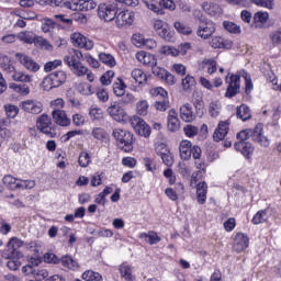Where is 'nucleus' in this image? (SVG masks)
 Here are the masks:
<instances>
[{
	"label": "nucleus",
	"mask_w": 281,
	"mask_h": 281,
	"mask_svg": "<svg viewBox=\"0 0 281 281\" xmlns=\"http://www.w3.org/2000/svg\"><path fill=\"white\" fill-rule=\"evenodd\" d=\"M12 80H14L15 82H32V76L27 75L23 71H16V69L14 68V71L10 74Z\"/></svg>",
	"instance_id": "33"
},
{
	"label": "nucleus",
	"mask_w": 281,
	"mask_h": 281,
	"mask_svg": "<svg viewBox=\"0 0 281 281\" xmlns=\"http://www.w3.org/2000/svg\"><path fill=\"white\" fill-rule=\"evenodd\" d=\"M113 137L116 142H133V134L122 128L114 130Z\"/></svg>",
	"instance_id": "29"
},
{
	"label": "nucleus",
	"mask_w": 281,
	"mask_h": 281,
	"mask_svg": "<svg viewBox=\"0 0 281 281\" xmlns=\"http://www.w3.org/2000/svg\"><path fill=\"white\" fill-rule=\"evenodd\" d=\"M116 25L117 27H124V25H133V21H135V13L133 11H117L116 13Z\"/></svg>",
	"instance_id": "16"
},
{
	"label": "nucleus",
	"mask_w": 281,
	"mask_h": 281,
	"mask_svg": "<svg viewBox=\"0 0 281 281\" xmlns=\"http://www.w3.org/2000/svg\"><path fill=\"white\" fill-rule=\"evenodd\" d=\"M193 106L196 111V116L203 117V99H201L200 97L193 99Z\"/></svg>",
	"instance_id": "53"
},
{
	"label": "nucleus",
	"mask_w": 281,
	"mask_h": 281,
	"mask_svg": "<svg viewBox=\"0 0 281 281\" xmlns=\"http://www.w3.org/2000/svg\"><path fill=\"white\" fill-rule=\"evenodd\" d=\"M18 38L19 41H21L22 43H26L27 45L36 43V35H34V33L30 31L20 32L18 34Z\"/></svg>",
	"instance_id": "35"
},
{
	"label": "nucleus",
	"mask_w": 281,
	"mask_h": 281,
	"mask_svg": "<svg viewBox=\"0 0 281 281\" xmlns=\"http://www.w3.org/2000/svg\"><path fill=\"white\" fill-rule=\"evenodd\" d=\"M154 30L164 41H172V31H170L168 23L164 22V20H155Z\"/></svg>",
	"instance_id": "12"
},
{
	"label": "nucleus",
	"mask_w": 281,
	"mask_h": 281,
	"mask_svg": "<svg viewBox=\"0 0 281 281\" xmlns=\"http://www.w3.org/2000/svg\"><path fill=\"white\" fill-rule=\"evenodd\" d=\"M120 273L125 281H133L135 279L133 277V270L131 269V266H126V265L121 266Z\"/></svg>",
	"instance_id": "43"
},
{
	"label": "nucleus",
	"mask_w": 281,
	"mask_h": 281,
	"mask_svg": "<svg viewBox=\"0 0 281 281\" xmlns=\"http://www.w3.org/2000/svg\"><path fill=\"white\" fill-rule=\"evenodd\" d=\"M143 161L147 172H155L157 170V164L151 158L145 157Z\"/></svg>",
	"instance_id": "56"
},
{
	"label": "nucleus",
	"mask_w": 281,
	"mask_h": 281,
	"mask_svg": "<svg viewBox=\"0 0 281 281\" xmlns=\"http://www.w3.org/2000/svg\"><path fill=\"white\" fill-rule=\"evenodd\" d=\"M92 135L94 139H98L99 142H106V139H109V134H106V131L100 127L94 128L92 131Z\"/></svg>",
	"instance_id": "47"
},
{
	"label": "nucleus",
	"mask_w": 281,
	"mask_h": 281,
	"mask_svg": "<svg viewBox=\"0 0 281 281\" xmlns=\"http://www.w3.org/2000/svg\"><path fill=\"white\" fill-rule=\"evenodd\" d=\"M55 23H61L63 25H74V19L67 18L65 14H55Z\"/></svg>",
	"instance_id": "51"
},
{
	"label": "nucleus",
	"mask_w": 281,
	"mask_h": 281,
	"mask_svg": "<svg viewBox=\"0 0 281 281\" xmlns=\"http://www.w3.org/2000/svg\"><path fill=\"white\" fill-rule=\"evenodd\" d=\"M180 117L182 122H194L196 120V114L192 110V105L190 103H184L180 106Z\"/></svg>",
	"instance_id": "21"
},
{
	"label": "nucleus",
	"mask_w": 281,
	"mask_h": 281,
	"mask_svg": "<svg viewBox=\"0 0 281 281\" xmlns=\"http://www.w3.org/2000/svg\"><path fill=\"white\" fill-rule=\"evenodd\" d=\"M151 71H153L154 76H156V78H159L160 80H164V78L166 77V74L168 72V70L157 66V64H155L151 67Z\"/></svg>",
	"instance_id": "59"
},
{
	"label": "nucleus",
	"mask_w": 281,
	"mask_h": 281,
	"mask_svg": "<svg viewBox=\"0 0 281 281\" xmlns=\"http://www.w3.org/2000/svg\"><path fill=\"white\" fill-rule=\"evenodd\" d=\"M59 263L61 267L68 269L69 271H78V269H80L78 261H76L75 258L70 255L61 256Z\"/></svg>",
	"instance_id": "25"
},
{
	"label": "nucleus",
	"mask_w": 281,
	"mask_h": 281,
	"mask_svg": "<svg viewBox=\"0 0 281 281\" xmlns=\"http://www.w3.org/2000/svg\"><path fill=\"white\" fill-rule=\"evenodd\" d=\"M167 128L170 133H177L181 128V121H179V114L175 109L168 112Z\"/></svg>",
	"instance_id": "18"
},
{
	"label": "nucleus",
	"mask_w": 281,
	"mask_h": 281,
	"mask_svg": "<svg viewBox=\"0 0 281 281\" xmlns=\"http://www.w3.org/2000/svg\"><path fill=\"white\" fill-rule=\"evenodd\" d=\"M48 276H49V272L47 271V269L35 268V271L33 272L34 280H38V281L46 280Z\"/></svg>",
	"instance_id": "52"
},
{
	"label": "nucleus",
	"mask_w": 281,
	"mask_h": 281,
	"mask_svg": "<svg viewBox=\"0 0 281 281\" xmlns=\"http://www.w3.org/2000/svg\"><path fill=\"white\" fill-rule=\"evenodd\" d=\"M223 27L224 30H226V32H229L231 34H240V32H243L240 30V25H237L236 23L229 21H224Z\"/></svg>",
	"instance_id": "42"
},
{
	"label": "nucleus",
	"mask_w": 281,
	"mask_h": 281,
	"mask_svg": "<svg viewBox=\"0 0 281 281\" xmlns=\"http://www.w3.org/2000/svg\"><path fill=\"white\" fill-rule=\"evenodd\" d=\"M81 279L85 281H104V277L98 271L94 270H86L81 274Z\"/></svg>",
	"instance_id": "32"
},
{
	"label": "nucleus",
	"mask_w": 281,
	"mask_h": 281,
	"mask_svg": "<svg viewBox=\"0 0 281 281\" xmlns=\"http://www.w3.org/2000/svg\"><path fill=\"white\" fill-rule=\"evenodd\" d=\"M99 60L100 63H103V65H106L108 67H115L117 63L115 61V57L109 53H100L99 54Z\"/></svg>",
	"instance_id": "39"
},
{
	"label": "nucleus",
	"mask_w": 281,
	"mask_h": 281,
	"mask_svg": "<svg viewBox=\"0 0 281 281\" xmlns=\"http://www.w3.org/2000/svg\"><path fill=\"white\" fill-rule=\"evenodd\" d=\"M20 106L25 113H31L32 115H38L43 113V103L34 100H26L20 103Z\"/></svg>",
	"instance_id": "15"
},
{
	"label": "nucleus",
	"mask_w": 281,
	"mask_h": 281,
	"mask_svg": "<svg viewBox=\"0 0 281 281\" xmlns=\"http://www.w3.org/2000/svg\"><path fill=\"white\" fill-rule=\"evenodd\" d=\"M225 232L232 233L236 229V217H229L223 223Z\"/></svg>",
	"instance_id": "62"
},
{
	"label": "nucleus",
	"mask_w": 281,
	"mask_h": 281,
	"mask_svg": "<svg viewBox=\"0 0 281 281\" xmlns=\"http://www.w3.org/2000/svg\"><path fill=\"white\" fill-rule=\"evenodd\" d=\"M237 117L243 122H247V120L251 119V112L249 111V106L241 104L237 108Z\"/></svg>",
	"instance_id": "38"
},
{
	"label": "nucleus",
	"mask_w": 281,
	"mask_h": 281,
	"mask_svg": "<svg viewBox=\"0 0 281 281\" xmlns=\"http://www.w3.org/2000/svg\"><path fill=\"white\" fill-rule=\"evenodd\" d=\"M54 27H56V21L49 19V18H45L43 20V24H42V31L45 32L46 34L52 32V30H54Z\"/></svg>",
	"instance_id": "48"
},
{
	"label": "nucleus",
	"mask_w": 281,
	"mask_h": 281,
	"mask_svg": "<svg viewBox=\"0 0 281 281\" xmlns=\"http://www.w3.org/2000/svg\"><path fill=\"white\" fill-rule=\"evenodd\" d=\"M52 115L55 124H58V126H69L71 124V120L67 117V113L64 110L55 108Z\"/></svg>",
	"instance_id": "20"
},
{
	"label": "nucleus",
	"mask_w": 281,
	"mask_h": 281,
	"mask_svg": "<svg viewBox=\"0 0 281 281\" xmlns=\"http://www.w3.org/2000/svg\"><path fill=\"white\" fill-rule=\"evenodd\" d=\"M235 150L240 153L246 159H251L254 155V147L249 142H236L234 145Z\"/></svg>",
	"instance_id": "22"
},
{
	"label": "nucleus",
	"mask_w": 281,
	"mask_h": 281,
	"mask_svg": "<svg viewBox=\"0 0 281 281\" xmlns=\"http://www.w3.org/2000/svg\"><path fill=\"white\" fill-rule=\"evenodd\" d=\"M78 164L81 168H88L91 164V156L87 151H81L78 158Z\"/></svg>",
	"instance_id": "46"
},
{
	"label": "nucleus",
	"mask_w": 281,
	"mask_h": 281,
	"mask_svg": "<svg viewBox=\"0 0 281 281\" xmlns=\"http://www.w3.org/2000/svg\"><path fill=\"white\" fill-rule=\"evenodd\" d=\"M108 113L115 122H128V120H131L126 110L115 103L108 108Z\"/></svg>",
	"instance_id": "10"
},
{
	"label": "nucleus",
	"mask_w": 281,
	"mask_h": 281,
	"mask_svg": "<svg viewBox=\"0 0 281 281\" xmlns=\"http://www.w3.org/2000/svg\"><path fill=\"white\" fill-rule=\"evenodd\" d=\"M60 65H63V60L60 59L48 61L44 66V71H46V74H49V71H54V69H56L57 67H60Z\"/></svg>",
	"instance_id": "57"
},
{
	"label": "nucleus",
	"mask_w": 281,
	"mask_h": 281,
	"mask_svg": "<svg viewBox=\"0 0 281 281\" xmlns=\"http://www.w3.org/2000/svg\"><path fill=\"white\" fill-rule=\"evenodd\" d=\"M113 78H115V71L113 70H108L106 72H104L101 78H100V82L101 85H103L104 87H109V85H111Z\"/></svg>",
	"instance_id": "45"
},
{
	"label": "nucleus",
	"mask_w": 281,
	"mask_h": 281,
	"mask_svg": "<svg viewBox=\"0 0 281 281\" xmlns=\"http://www.w3.org/2000/svg\"><path fill=\"white\" fill-rule=\"evenodd\" d=\"M261 131H262L261 124L257 125L254 132L249 130H244L237 133V139H239V142H247L252 136L254 142H262L263 138H262Z\"/></svg>",
	"instance_id": "8"
},
{
	"label": "nucleus",
	"mask_w": 281,
	"mask_h": 281,
	"mask_svg": "<svg viewBox=\"0 0 281 281\" xmlns=\"http://www.w3.org/2000/svg\"><path fill=\"white\" fill-rule=\"evenodd\" d=\"M164 178L168 179L169 186H175L177 183V176L175 175V171H172L170 168H167L164 171Z\"/></svg>",
	"instance_id": "61"
},
{
	"label": "nucleus",
	"mask_w": 281,
	"mask_h": 281,
	"mask_svg": "<svg viewBox=\"0 0 281 281\" xmlns=\"http://www.w3.org/2000/svg\"><path fill=\"white\" fill-rule=\"evenodd\" d=\"M148 101L140 100L136 103V112L138 115H142L145 117V115H148Z\"/></svg>",
	"instance_id": "44"
},
{
	"label": "nucleus",
	"mask_w": 281,
	"mask_h": 281,
	"mask_svg": "<svg viewBox=\"0 0 281 281\" xmlns=\"http://www.w3.org/2000/svg\"><path fill=\"white\" fill-rule=\"evenodd\" d=\"M155 150H156V155L158 157H161V156L170 153V148H168V145H166V143H156Z\"/></svg>",
	"instance_id": "50"
},
{
	"label": "nucleus",
	"mask_w": 281,
	"mask_h": 281,
	"mask_svg": "<svg viewBox=\"0 0 281 281\" xmlns=\"http://www.w3.org/2000/svg\"><path fill=\"white\" fill-rule=\"evenodd\" d=\"M203 67H207V74L216 72V60L214 59H204L202 61Z\"/></svg>",
	"instance_id": "63"
},
{
	"label": "nucleus",
	"mask_w": 281,
	"mask_h": 281,
	"mask_svg": "<svg viewBox=\"0 0 281 281\" xmlns=\"http://www.w3.org/2000/svg\"><path fill=\"white\" fill-rule=\"evenodd\" d=\"M64 8L75 12H89L98 8V3L93 0H70L63 3Z\"/></svg>",
	"instance_id": "3"
},
{
	"label": "nucleus",
	"mask_w": 281,
	"mask_h": 281,
	"mask_svg": "<svg viewBox=\"0 0 281 281\" xmlns=\"http://www.w3.org/2000/svg\"><path fill=\"white\" fill-rule=\"evenodd\" d=\"M42 89L44 91H52V89H56V86H54V81L49 75L43 79Z\"/></svg>",
	"instance_id": "60"
},
{
	"label": "nucleus",
	"mask_w": 281,
	"mask_h": 281,
	"mask_svg": "<svg viewBox=\"0 0 281 281\" xmlns=\"http://www.w3.org/2000/svg\"><path fill=\"white\" fill-rule=\"evenodd\" d=\"M136 58L137 60H139V63H143L144 65H150L151 68L155 65H157V59H155V56L153 55H146L145 53H137Z\"/></svg>",
	"instance_id": "36"
},
{
	"label": "nucleus",
	"mask_w": 281,
	"mask_h": 281,
	"mask_svg": "<svg viewBox=\"0 0 281 281\" xmlns=\"http://www.w3.org/2000/svg\"><path fill=\"white\" fill-rule=\"evenodd\" d=\"M117 4L100 3L98 7V16L105 22H111L117 16Z\"/></svg>",
	"instance_id": "4"
},
{
	"label": "nucleus",
	"mask_w": 281,
	"mask_h": 281,
	"mask_svg": "<svg viewBox=\"0 0 281 281\" xmlns=\"http://www.w3.org/2000/svg\"><path fill=\"white\" fill-rule=\"evenodd\" d=\"M229 121H221L215 128V132L213 134L214 142H223L225 137L227 136V133H229Z\"/></svg>",
	"instance_id": "19"
},
{
	"label": "nucleus",
	"mask_w": 281,
	"mask_h": 281,
	"mask_svg": "<svg viewBox=\"0 0 281 281\" xmlns=\"http://www.w3.org/2000/svg\"><path fill=\"white\" fill-rule=\"evenodd\" d=\"M132 78L135 80V82H138V85H146L148 81V76L139 68H135L132 71Z\"/></svg>",
	"instance_id": "37"
},
{
	"label": "nucleus",
	"mask_w": 281,
	"mask_h": 281,
	"mask_svg": "<svg viewBox=\"0 0 281 281\" xmlns=\"http://www.w3.org/2000/svg\"><path fill=\"white\" fill-rule=\"evenodd\" d=\"M173 27L179 32L180 34L190 35L192 34V29L190 26H186V24L181 22H176L173 24Z\"/></svg>",
	"instance_id": "55"
},
{
	"label": "nucleus",
	"mask_w": 281,
	"mask_h": 281,
	"mask_svg": "<svg viewBox=\"0 0 281 281\" xmlns=\"http://www.w3.org/2000/svg\"><path fill=\"white\" fill-rule=\"evenodd\" d=\"M2 183L3 186H5V188H9V190L12 191L21 190V188H23V180L14 178L12 175L4 176L2 179Z\"/></svg>",
	"instance_id": "23"
},
{
	"label": "nucleus",
	"mask_w": 281,
	"mask_h": 281,
	"mask_svg": "<svg viewBox=\"0 0 281 281\" xmlns=\"http://www.w3.org/2000/svg\"><path fill=\"white\" fill-rule=\"evenodd\" d=\"M269 38H270V42L273 45V47H280V45H281V26L278 30L272 31L269 34Z\"/></svg>",
	"instance_id": "41"
},
{
	"label": "nucleus",
	"mask_w": 281,
	"mask_h": 281,
	"mask_svg": "<svg viewBox=\"0 0 281 281\" xmlns=\"http://www.w3.org/2000/svg\"><path fill=\"white\" fill-rule=\"evenodd\" d=\"M0 65L7 74H12L15 69L14 66L10 64V57L5 55L0 56Z\"/></svg>",
	"instance_id": "40"
},
{
	"label": "nucleus",
	"mask_w": 281,
	"mask_h": 281,
	"mask_svg": "<svg viewBox=\"0 0 281 281\" xmlns=\"http://www.w3.org/2000/svg\"><path fill=\"white\" fill-rule=\"evenodd\" d=\"M4 111L8 115V117H10L11 120H14V117H16V115H19V106L16 105H4Z\"/></svg>",
	"instance_id": "54"
},
{
	"label": "nucleus",
	"mask_w": 281,
	"mask_h": 281,
	"mask_svg": "<svg viewBox=\"0 0 281 281\" xmlns=\"http://www.w3.org/2000/svg\"><path fill=\"white\" fill-rule=\"evenodd\" d=\"M202 9L210 16H218V14H223V9L221 8V5L215 4V3L203 2Z\"/></svg>",
	"instance_id": "26"
},
{
	"label": "nucleus",
	"mask_w": 281,
	"mask_h": 281,
	"mask_svg": "<svg viewBox=\"0 0 281 281\" xmlns=\"http://www.w3.org/2000/svg\"><path fill=\"white\" fill-rule=\"evenodd\" d=\"M225 82L228 85L225 93V98H234L237 93H240V76L231 75L226 76Z\"/></svg>",
	"instance_id": "6"
},
{
	"label": "nucleus",
	"mask_w": 281,
	"mask_h": 281,
	"mask_svg": "<svg viewBox=\"0 0 281 281\" xmlns=\"http://www.w3.org/2000/svg\"><path fill=\"white\" fill-rule=\"evenodd\" d=\"M130 124L140 135V137H150V126L144 121V119L134 115L130 119Z\"/></svg>",
	"instance_id": "5"
},
{
	"label": "nucleus",
	"mask_w": 281,
	"mask_h": 281,
	"mask_svg": "<svg viewBox=\"0 0 281 281\" xmlns=\"http://www.w3.org/2000/svg\"><path fill=\"white\" fill-rule=\"evenodd\" d=\"M36 126L40 133H43L49 139H58L60 137V127L54 125L52 117L47 114H42L37 117Z\"/></svg>",
	"instance_id": "2"
},
{
	"label": "nucleus",
	"mask_w": 281,
	"mask_h": 281,
	"mask_svg": "<svg viewBox=\"0 0 281 281\" xmlns=\"http://www.w3.org/2000/svg\"><path fill=\"white\" fill-rule=\"evenodd\" d=\"M138 238L140 240H145V243H148V245H158V243H161V237L159 236V233L155 231H148V233H140L138 235Z\"/></svg>",
	"instance_id": "24"
},
{
	"label": "nucleus",
	"mask_w": 281,
	"mask_h": 281,
	"mask_svg": "<svg viewBox=\"0 0 281 281\" xmlns=\"http://www.w3.org/2000/svg\"><path fill=\"white\" fill-rule=\"evenodd\" d=\"M97 97L100 100V102H109V90L102 87L98 88Z\"/></svg>",
	"instance_id": "64"
},
{
	"label": "nucleus",
	"mask_w": 281,
	"mask_h": 281,
	"mask_svg": "<svg viewBox=\"0 0 281 281\" xmlns=\"http://www.w3.org/2000/svg\"><path fill=\"white\" fill-rule=\"evenodd\" d=\"M194 85H196V80L194 79V77H192L190 75H188L184 79H182V87H183L184 91L192 89V87H194Z\"/></svg>",
	"instance_id": "58"
},
{
	"label": "nucleus",
	"mask_w": 281,
	"mask_h": 281,
	"mask_svg": "<svg viewBox=\"0 0 281 281\" xmlns=\"http://www.w3.org/2000/svg\"><path fill=\"white\" fill-rule=\"evenodd\" d=\"M53 80L54 87L58 88L67 81V74L63 70L55 71L49 75Z\"/></svg>",
	"instance_id": "30"
},
{
	"label": "nucleus",
	"mask_w": 281,
	"mask_h": 281,
	"mask_svg": "<svg viewBox=\"0 0 281 281\" xmlns=\"http://www.w3.org/2000/svg\"><path fill=\"white\" fill-rule=\"evenodd\" d=\"M179 150L181 159L188 161L192 157V143L181 142Z\"/></svg>",
	"instance_id": "27"
},
{
	"label": "nucleus",
	"mask_w": 281,
	"mask_h": 281,
	"mask_svg": "<svg viewBox=\"0 0 281 281\" xmlns=\"http://www.w3.org/2000/svg\"><path fill=\"white\" fill-rule=\"evenodd\" d=\"M209 113L211 117H218V114L221 113V103L218 101L211 102Z\"/></svg>",
	"instance_id": "49"
},
{
	"label": "nucleus",
	"mask_w": 281,
	"mask_h": 281,
	"mask_svg": "<svg viewBox=\"0 0 281 281\" xmlns=\"http://www.w3.org/2000/svg\"><path fill=\"white\" fill-rule=\"evenodd\" d=\"M210 187L207 182L200 181L195 184V196L199 205H205L207 203V190Z\"/></svg>",
	"instance_id": "17"
},
{
	"label": "nucleus",
	"mask_w": 281,
	"mask_h": 281,
	"mask_svg": "<svg viewBox=\"0 0 281 281\" xmlns=\"http://www.w3.org/2000/svg\"><path fill=\"white\" fill-rule=\"evenodd\" d=\"M215 32L216 26L214 25V22L205 20L204 22L199 23L196 34L200 36V38L207 41V38H210V36H212V34Z\"/></svg>",
	"instance_id": "11"
},
{
	"label": "nucleus",
	"mask_w": 281,
	"mask_h": 281,
	"mask_svg": "<svg viewBox=\"0 0 281 281\" xmlns=\"http://www.w3.org/2000/svg\"><path fill=\"white\" fill-rule=\"evenodd\" d=\"M15 58L19 60L20 64L23 65L27 71H32V74H36L41 69V65L36 63L32 57L27 56L23 53H16Z\"/></svg>",
	"instance_id": "9"
},
{
	"label": "nucleus",
	"mask_w": 281,
	"mask_h": 281,
	"mask_svg": "<svg viewBox=\"0 0 281 281\" xmlns=\"http://www.w3.org/2000/svg\"><path fill=\"white\" fill-rule=\"evenodd\" d=\"M112 89L114 95L122 98V95L126 93L127 86L124 80H122V78H117L116 81L112 85Z\"/></svg>",
	"instance_id": "28"
},
{
	"label": "nucleus",
	"mask_w": 281,
	"mask_h": 281,
	"mask_svg": "<svg viewBox=\"0 0 281 281\" xmlns=\"http://www.w3.org/2000/svg\"><path fill=\"white\" fill-rule=\"evenodd\" d=\"M249 247V235L238 232L236 233L233 241V250L236 254H243Z\"/></svg>",
	"instance_id": "7"
},
{
	"label": "nucleus",
	"mask_w": 281,
	"mask_h": 281,
	"mask_svg": "<svg viewBox=\"0 0 281 281\" xmlns=\"http://www.w3.org/2000/svg\"><path fill=\"white\" fill-rule=\"evenodd\" d=\"M70 40L75 47L93 49V41L87 38V36L82 35L81 33H72Z\"/></svg>",
	"instance_id": "13"
},
{
	"label": "nucleus",
	"mask_w": 281,
	"mask_h": 281,
	"mask_svg": "<svg viewBox=\"0 0 281 281\" xmlns=\"http://www.w3.org/2000/svg\"><path fill=\"white\" fill-rule=\"evenodd\" d=\"M269 21V13L267 12H257L252 18L251 27H259V25H265Z\"/></svg>",
	"instance_id": "31"
},
{
	"label": "nucleus",
	"mask_w": 281,
	"mask_h": 281,
	"mask_svg": "<svg viewBox=\"0 0 281 281\" xmlns=\"http://www.w3.org/2000/svg\"><path fill=\"white\" fill-rule=\"evenodd\" d=\"M269 217L267 216V209L259 210L251 220L252 225H262V223H267Z\"/></svg>",
	"instance_id": "34"
},
{
	"label": "nucleus",
	"mask_w": 281,
	"mask_h": 281,
	"mask_svg": "<svg viewBox=\"0 0 281 281\" xmlns=\"http://www.w3.org/2000/svg\"><path fill=\"white\" fill-rule=\"evenodd\" d=\"M21 247H23V240L18 237L10 238L7 244V249L2 251V258H14V251L21 249Z\"/></svg>",
	"instance_id": "14"
},
{
	"label": "nucleus",
	"mask_w": 281,
	"mask_h": 281,
	"mask_svg": "<svg viewBox=\"0 0 281 281\" xmlns=\"http://www.w3.org/2000/svg\"><path fill=\"white\" fill-rule=\"evenodd\" d=\"M82 52L71 48L64 57V63L71 69L72 74H76V76H85L88 69L82 65Z\"/></svg>",
	"instance_id": "1"
}]
</instances>
